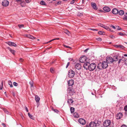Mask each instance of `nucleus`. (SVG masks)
Masks as SVG:
<instances>
[{
    "mask_svg": "<svg viewBox=\"0 0 127 127\" xmlns=\"http://www.w3.org/2000/svg\"><path fill=\"white\" fill-rule=\"evenodd\" d=\"M108 63L106 61H103L102 63H100L97 66L98 68L99 69H101V67L103 69L106 68L108 66Z\"/></svg>",
    "mask_w": 127,
    "mask_h": 127,
    "instance_id": "f257e3e1",
    "label": "nucleus"
},
{
    "mask_svg": "<svg viewBox=\"0 0 127 127\" xmlns=\"http://www.w3.org/2000/svg\"><path fill=\"white\" fill-rule=\"evenodd\" d=\"M96 66V64L94 63L90 64L88 70L90 71H93L95 68Z\"/></svg>",
    "mask_w": 127,
    "mask_h": 127,
    "instance_id": "f03ea898",
    "label": "nucleus"
},
{
    "mask_svg": "<svg viewBox=\"0 0 127 127\" xmlns=\"http://www.w3.org/2000/svg\"><path fill=\"white\" fill-rule=\"evenodd\" d=\"M75 75V72L74 71L72 70H70L69 71L68 73V75L69 77L70 78L73 77Z\"/></svg>",
    "mask_w": 127,
    "mask_h": 127,
    "instance_id": "7ed1b4c3",
    "label": "nucleus"
},
{
    "mask_svg": "<svg viewBox=\"0 0 127 127\" xmlns=\"http://www.w3.org/2000/svg\"><path fill=\"white\" fill-rule=\"evenodd\" d=\"M67 90L68 93H69L70 95H73L75 93L73 91V89L71 87H69L68 88Z\"/></svg>",
    "mask_w": 127,
    "mask_h": 127,
    "instance_id": "20e7f679",
    "label": "nucleus"
},
{
    "mask_svg": "<svg viewBox=\"0 0 127 127\" xmlns=\"http://www.w3.org/2000/svg\"><path fill=\"white\" fill-rule=\"evenodd\" d=\"M111 123V122L110 120H107L103 123V125L105 127H108L110 124Z\"/></svg>",
    "mask_w": 127,
    "mask_h": 127,
    "instance_id": "39448f33",
    "label": "nucleus"
},
{
    "mask_svg": "<svg viewBox=\"0 0 127 127\" xmlns=\"http://www.w3.org/2000/svg\"><path fill=\"white\" fill-rule=\"evenodd\" d=\"M90 65V63L88 62H86L85 63L84 65V67L87 70L89 69V67Z\"/></svg>",
    "mask_w": 127,
    "mask_h": 127,
    "instance_id": "423d86ee",
    "label": "nucleus"
},
{
    "mask_svg": "<svg viewBox=\"0 0 127 127\" xmlns=\"http://www.w3.org/2000/svg\"><path fill=\"white\" fill-rule=\"evenodd\" d=\"M9 2L7 0H5L3 1L2 3V5L4 6H7L9 4Z\"/></svg>",
    "mask_w": 127,
    "mask_h": 127,
    "instance_id": "0eeeda50",
    "label": "nucleus"
},
{
    "mask_svg": "<svg viewBox=\"0 0 127 127\" xmlns=\"http://www.w3.org/2000/svg\"><path fill=\"white\" fill-rule=\"evenodd\" d=\"M75 68L78 70L82 68V66L80 64L77 63L75 65Z\"/></svg>",
    "mask_w": 127,
    "mask_h": 127,
    "instance_id": "6e6552de",
    "label": "nucleus"
},
{
    "mask_svg": "<svg viewBox=\"0 0 127 127\" xmlns=\"http://www.w3.org/2000/svg\"><path fill=\"white\" fill-rule=\"evenodd\" d=\"M78 122L81 124L82 125H84L86 123L85 120L82 118H80L79 119Z\"/></svg>",
    "mask_w": 127,
    "mask_h": 127,
    "instance_id": "1a4fd4ad",
    "label": "nucleus"
},
{
    "mask_svg": "<svg viewBox=\"0 0 127 127\" xmlns=\"http://www.w3.org/2000/svg\"><path fill=\"white\" fill-rule=\"evenodd\" d=\"M106 62L108 63H112L113 62V59L111 57H109L107 58Z\"/></svg>",
    "mask_w": 127,
    "mask_h": 127,
    "instance_id": "9d476101",
    "label": "nucleus"
},
{
    "mask_svg": "<svg viewBox=\"0 0 127 127\" xmlns=\"http://www.w3.org/2000/svg\"><path fill=\"white\" fill-rule=\"evenodd\" d=\"M119 54H117L116 55L114 56L113 57V60L114 61H117L118 60V57L119 56Z\"/></svg>",
    "mask_w": 127,
    "mask_h": 127,
    "instance_id": "9b49d317",
    "label": "nucleus"
},
{
    "mask_svg": "<svg viewBox=\"0 0 127 127\" xmlns=\"http://www.w3.org/2000/svg\"><path fill=\"white\" fill-rule=\"evenodd\" d=\"M91 5L93 9L94 10H96L98 9V8L97 7L96 4L94 2H92L91 3Z\"/></svg>",
    "mask_w": 127,
    "mask_h": 127,
    "instance_id": "f8f14e48",
    "label": "nucleus"
},
{
    "mask_svg": "<svg viewBox=\"0 0 127 127\" xmlns=\"http://www.w3.org/2000/svg\"><path fill=\"white\" fill-rule=\"evenodd\" d=\"M7 43L9 46H16V44L14 42H7Z\"/></svg>",
    "mask_w": 127,
    "mask_h": 127,
    "instance_id": "ddd939ff",
    "label": "nucleus"
},
{
    "mask_svg": "<svg viewBox=\"0 0 127 127\" xmlns=\"http://www.w3.org/2000/svg\"><path fill=\"white\" fill-rule=\"evenodd\" d=\"M86 58L85 57H81L80 59V62L82 63H84L86 62Z\"/></svg>",
    "mask_w": 127,
    "mask_h": 127,
    "instance_id": "4468645a",
    "label": "nucleus"
},
{
    "mask_svg": "<svg viewBox=\"0 0 127 127\" xmlns=\"http://www.w3.org/2000/svg\"><path fill=\"white\" fill-rule=\"evenodd\" d=\"M74 82L73 80H70L68 81V84L69 86H72L74 84Z\"/></svg>",
    "mask_w": 127,
    "mask_h": 127,
    "instance_id": "2eb2a0df",
    "label": "nucleus"
},
{
    "mask_svg": "<svg viewBox=\"0 0 127 127\" xmlns=\"http://www.w3.org/2000/svg\"><path fill=\"white\" fill-rule=\"evenodd\" d=\"M122 114L121 113H119L117 115L116 118L118 119H120L122 117Z\"/></svg>",
    "mask_w": 127,
    "mask_h": 127,
    "instance_id": "dca6fc26",
    "label": "nucleus"
},
{
    "mask_svg": "<svg viewBox=\"0 0 127 127\" xmlns=\"http://www.w3.org/2000/svg\"><path fill=\"white\" fill-rule=\"evenodd\" d=\"M20 4L22 7H24L26 6V3L24 0H22L20 3Z\"/></svg>",
    "mask_w": 127,
    "mask_h": 127,
    "instance_id": "f3484780",
    "label": "nucleus"
},
{
    "mask_svg": "<svg viewBox=\"0 0 127 127\" xmlns=\"http://www.w3.org/2000/svg\"><path fill=\"white\" fill-rule=\"evenodd\" d=\"M25 36L31 39H34L35 38V37H34V36L29 34L25 35Z\"/></svg>",
    "mask_w": 127,
    "mask_h": 127,
    "instance_id": "a211bd4d",
    "label": "nucleus"
},
{
    "mask_svg": "<svg viewBox=\"0 0 127 127\" xmlns=\"http://www.w3.org/2000/svg\"><path fill=\"white\" fill-rule=\"evenodd\" d=\"M96 125L95 122H92L90 123V127H96Z\"/></svg>",
    "mask_w": 127,
    "mask_h": 127,
    "instance_id": "6ab92c4d",
    "label": "nucleus"
},
{
    "mask_svg": "<svg viewBox=\"0 0 127 127\" xmlns=\"http://www.w3.org/2000/svg\"><path fill=\"white\" fill-rule=\"evenodd\" d=\"M118 9L116 8L113 9L112 11L113 13L114 14H116L118 13Z\"/></svg>",
    "mask_w": 127,
    "mask_h": 127,
    "instance_id": "aec40b11",
    "label": "nucleus"
},
{
    "mask_svg": "<svg viewBox=\"0 0 127 127\" xmlns=\"http://www.w3.org/2000/svg\"><path fill=\"white\" fill-rule=\"evenodd\" d=\"M103 10L106 12H109L110 11V8L108 7H105L103 8Z\"/></svg>",
    "mask_w": 127,
    "mask_h": 127,
    "instance_id": "412c9836",
    "label": "nucleus"
},
{
    "mask_svg": "<svg viewBox=\"0 0 127 127\" xmlns=\"http://www.w3.org/2000/svg\"><path fill=\"white\" fill-rule=\"evenodd\" d=\"M95 122V123L96 127L99 126L101 124V122L98 121H96Z\"/></svg>",
    "mask_w": 127,
    "mask_h": 127,
    "instance_id": "4be33fe9",
    "label": "nucleus"
},
{
    "mask_svg": "<svg viewBox=\"0 0 127 127\" xmlns=\"http://www.w3.org/2000/svg\"><path fill=\"white\" fill-rule=\"evenodd\" d=\"M73 116L75 118H78L79 117V114L76 112H75L74 113Z\"/></svg>",
    "mask_w": 127,
    "mask_h": 127,
    "instance_id": "5701e85b",
    "label": "nucleus"
},
{
    "mask_svg": "<svg viewBox=\"0 0 127 127\" xmlns=\"http://www.w3.org/2000/svg\"><path fill=\"white\" fill-rule=\"evenodd\" d=\"M40 99L38 95H36L35 96V100L37 103L39 101Z\"/></svg>",
    "mask_w": 127,
    "mask_h": 127,
    "instance_id": "b1692460",
    "label": "nucleus"
},
{
    "mask_svg": "<svg viewBox=\"0 0 127 127\" xmlns=\"http://www.w3.org/2000/svg\"><path fill=\"white\" fill-rule=\"evenodd\" d=\"M118 14L120 15H123L124 13V12L123 10H120L118 12Z\"/></svg>",
    "mask_w": 127,
    "mask_h": 127,
    "instance_id": "393cba45",
    "label": "nucleus"
},
{
    "mask_svg": "<svg viewBox=\"0 0 127 127\" xmlns=\"http://www.w3.org/2000/svg\"><path fill=\"white\" fill-rule=\"evenodd\" d=\"M67 102L69 104L72 103L73 102L72 100L71 99H68L67 100Z\"/></svg>",
    "mask_w": 127,
    "mask_h": 127,
    "instance_id": "a878e982",
    "label": "nucleus"
},
{
    "mask_svg": "<svg viewBox=\"0 0 127 127\" xmlns=\"http://www.w3.org/2000/svg\"><path fill=\"white\" fill-rule=\"evenodd\" d=\"M124 16L123 19V20L124 21H127V13H126V14H125Z\"/></svg>",
    "mask_w": 127,
    "mask_h": 127,
    "instance_id": "bb28decb",
    "label": "nucleus"
},
{
    "mask_svg": "<svg viewBox=\"0 0 127 127\" xmlns=\"http://www.w3.org/2000/svg\"><path fill=\"white\" fill-rule=\"evenodd\" d=\"M9 50L14 55L15 54V51L12 49L10 48H9Z\"/></svg>",
    "mask_w": 127,
    "mask_h": 127,
    "instance_id": "cd10ccee",
    "label": "nucleus"
},
{
    "mask_svg": "<svg viewBox=\"0 0 127 127\" xmlns=\"http://www.w3.org/2000/svg\"><path fill=\"white\" fill-rule=\"evenodd\" d=\"M8 84L10 85V87H13V86L12 84V83L10 81H8Z\"/></svg>",
    "mask_w": 127,
    "mask_h": 127,
    "instance_id": "c85d7f7f",
    "label": "nucleus"
},
{
    "mask_svg": "<svg viewBox=\"0 0 127 127\" xmlns=\"http://www.w3.org/2000/svg\"><path fill=\"white\" fill-rule=\"evenodd\" d=\"M3 110L4 111V112L8 114H10V113L5 108H3Z\"/></svg>",
    "mask_w": 127,
    "mask_h": 127,
    "instance_id": "c756f323",
    "label": "nucleus"
},
{
    "mask_svg": "<svg viewBox=\"0 0 127 127\" xmlns=\"http://www.w3.org/2000/svg\"><path fill=\"white\" fill-rule=\"evenodd\" d=\"M70 110L71 113H73L74 111V108L73 107H71L70 108Z\"/></svg>",
    "mask_w": 127,
    "mask_h": 127,
    "instance_id": "7c9ffc66",
    "label": "nucleus"
},
{
    "mask_svg": "<svg viewBox=\"0 0 127 127\" xmlns=\"http://www.w3.org/2000/svg\"><path fill=\"white\" fill-rule=\"evenodd\" d=\"M29 83L30 84L31 86V87H33V82L32 81H30L29 82Z\"/></svg>",
    "mask_w": 127,
    "mask_h": 127,
    "instance_id": "2f4dec72",
    "label": "nucleus"
},
{
    "mask_svg": "<svg viewBox=\"0 0 127 127\" xmlns=\"http://www.w3.org/2000/svg\"><path fill=\"white\" fill-rule=\"evenodd\" d=\"M3 82L2 81L1 82V84L0 85V90H2L3 88Z\"/></svg>",
    "mask_w": 127,
    "mask_h": 127,
    "instance_id": "473e14b6",
    "label": "nucleus"
},
{
    "mask_svg": "<svg viewBox=\"0 0 127 127\" xmlns=\"http://www.w3.org/2000/svg\"><path fill=\"white\" fill-rule=\"evenodd\" d=\"M64 33L68 35H70V32L67 30H65V31Z\"/></svg>",
    "mask_w": 127,
    "mask_h": 127,
    "instance_id": "72a5a7b5",
    "label": "nucleus"
},
{
    "mask_svg": "<svg viewBox=\"0 0 127 127\" xmlns=\"http://www.w3.org/2000/svg\"><path fill=\"white\" fill-rule=\"evenodd\" d=\"M124 62L125 64L127 66V59L125 58Z\"/></svg>",
    "mask_w": 127,
    "mask_h": 127,
    "instance_id": "f704fd0d",
    "label": "nucleus"
},
{
    "mask_svg": "<svg viewBox=\"0 0 127 127\" xmlns=\"http://www.w3.org/2000/svg\"><path fill=\"white\" fill-rule=\"evenodd\" d=\"M103 28L106 30L107 31L110 30V29L108 27L106 26H105L104 25V27Z\"/></svg>",
    "mask_w": 127,
    "mask_h": 127,
    "instance_id": "c9c22d12",
    "label": "nucleus"
},
{
    "mask_svg": "<svg viewBox=\"0 0 127 127\" xmlns=\"http://www.w3.org/2000/svg\"><path fill=\"white\" fill-rule=\"evenodd\" d=\"M18 26L20 29H21L22 28H23L24 27V25L23 24H19L18 25Z\"/></svg>",
    "mask_w": 127,
    "mask_h": 127,
    "instance_id": "e433bc0d",
    "label": "nucleus"
},
{
    "mask_svg": "<svg viewBox=\"0 0 127 127\" xmlns=\"http://www.w3.org/2000/svg\"><path fill=\"white\" fill-rule=\"evenodd\" d=\"M40 4L43 5H45L46 4L45 1H44L42 0L40 2Z\"/></svg>",
    "mask_w": 127,
    "mask_h": 127,
    "instance_id": "4c0bfd02",
    "label": "nucleus"
},
{
    "mask_svg": "<svg viewBox=\"0 0 127 127\" xmlns=\"http://www.w3.org/2000/svg\"><path fill=\"white\" fill-rule=\"evenodd\" d=\"M28 114L29 117L31 119H32L33 118V116L32 115L30 114L29 113H28Z\"/></svg>",
    "mask_w": 127,
    "mask_h": 127,
    "instance_id": "58836bf2",
    "label": "nucleus"
},
{
    "mask_svg": "<svg viewBox=\"0 0 127 127\" xmlns=\"http://www.w3.org/2000/svg\"><path fill=\"white\" fill-rule=\"evenodd\" d=\"M59 39V38H55V39H52V40H50V41H49L47 43H49V42H50L52 41H53L54 40H58Z\"/></svg>",
    "mask_w": 127,
    "mask_h": 127,
    "instance_id": "ea45409f",
    "label": "nucleus"
},
{
    "mask_svg": "<svg viewBox=\"0 0 127 127\" xmlns=\"http://www.w3.org/2000/svg\"><path fill=\"white\" fill-rule=\"evenodd\" d=\"M118 33L119 35L122 36H124L125 35V34H124L121 32H119Z\"/></svg>",
    "mask_w": 127,
    "mask_h": 127,
    "instance_id": "a19ab883",
    "label": "nucleus"
},
{
    "mask_svg": "<svg viewBox=\"0 0 127 127\" xmlns=\"http://www.w3.org/2000/svg\"><path fill=\"white\" fill-rule=\"evenodd\" d=\"M98 25L99 26L103 28L104 27V25L100 23Z\"/></svg>",
    "mask_w": 127,
    "mask_h": 127,
    "instance_id": "79ce46f5",
    "label": "nucleus"
},
{
    "mask_svg": "<svg viewBox=\"0 0 127 127\" xmlns=\"http://www.w3.org/2000/svg\"><path fill=\"white\" fill-rule=\"evenodd\" d=\"M103 32L102 31H99L98 32V33L99 34H102Z\"/></svg>",
    "mask_w": 127,
    "mask_h": 127,
    "instance_id": "37998d69",
    "label": "nucleus"
},
{
    "mask_svg": "<svg viewBox=\"0 0 127 127\" xmlns=\"http://www.w3.org/2000/svg\"><path fill=\"white\" fill-rule=\"evenodd\" d=\"M13 85L15 86H17L18 85V84L15 82H13Z\"/></svg>",
    "mask_w": 127,
    "mask_h": 127,
    "instance_id": "c03bdc74",
    "label": "nucleus"
},
{
    "mask_svg": "<svg viewBox=\"0 0 127 127\" xmlns=\"http://www.w3.org/2000/svg\"><path fill=\"white\" fill-rule=\"evenodd\" d=\"M50 71L52 73H54V70L53 68H50Z\"/></svg>",
    "mask_w": 127,
    "mask_h": 127,
    "instance_id": "a18cd8bd",
    "label": "nucleus"
},
{
    "mask_svg": "<svg viewBox=\"0 0 127 127\" xmlns=\"http://www.w3.org/2000/svg\"><path fill=\"white\" fill-rule=\"evenodd\" d=\"M52 109L54 111V112L57 113H58L59 112V111L57 109Z\"/></svg>",
    "mask_w": 127,
    "mask_h": 127,
    "instance_id": "49530a36",
    "label": "nucleus"
},
{
    "mask_svg": "<svg viewBox=\"0 0 127 127\" xmlns=\"http://www.w3.org/2000/svg\"><path fill=\"white\" fill-rule=\"evenodd\" d=\"M75 1V0H72L70 2V4H73L74 3V2Z\"/></svg>",
    "mask_w": 127,
    "mask_h": 127,
    "instance_id": "de8ad7c7",
    "label": "nucleus"
},
{
    "mask_svg": "<svg viewBox=\"0 0 127 127\" xmlns=\"http://www.w3.org/2000/svg\"><path fill=\"white\" fill-rule=\"evenodd\" d=\"M31 0H25L26 2V3H29Z\"/></svg>",
    "mask_w": 127,
    "mask_h": 127,
    "instance_id": "09e8293b",
    "label": "nucleus"
},
{
    "mask_svg": "<svg viewBox=\"0 0 127 127\" xmlns=\"http://www.w3.org/2000/svg\"><path fill=\"white\" fill-rule=\"evenodd\" d=\"M64 46L66 48H71V47H70L69 46H66L65 45H64Z\"/></svg>",
    "mask_w": 127,
    "mask_h": 127,
    "instance_id": "8fccbe9b",
    "label": "nucleus"
},
{
    "mask_svg": "<svg viewBox=\"0 0 127 127\" xmlns=\"http://www.w3.org/2000/svg\"><path fill=\"white\" fill-rule=\"evenodd\" d=\"M19 60L20 62H22L24 61V60L22 58H20Z\"/></svg>",
    "mask_w": 127,
    "mask_h": 127,
    "instance_id": "3c124183",
    "label": "nucleus"
},
{
    "mask_svg": "<svg viewBox=\"0 0 127 127\" xmlns=\"http://www.w3.org/2000/svg\"><path fill=\"white\" fill-rule=\"evenodd\" d=\"M22 0H15V1L17 2L18 3H19V2H20Z\"/></svg>",
    "mask_w": 127,
    "mask_h": 127,
    "instance_id": "603ef678",
    "label": "nucleus"
},
{
    "mask_svg": "<svg viewBox=\"0 0 127 127\" xmlns=\"http://www.w3.org/2000/svg\"><path fill=\"white\" fill-rule=\"evenodd\" d=\"M110 37L112 39H113L115 38V37L113 35H110Z\"/></svg>",
    "mask_w": 127,
    "mask_h": 127,
    "instance_id": "864d4df0",
    "label": "nucleus"
},
{
    "mask_svg": "<svg viewBox=\"0 0 127 127\" xmlns=\"http://www.w3.org/2000/svg\"><path fill=\"white\" fill-rule=\"evenodd\" d=\"M121 61H123V60H122V59H119V60L118 61V64H120V63H121Z\"/></svg>",
    "mask_w": 127,
    "mask_h": 127,
    "instance_id": "5fc2aeb1",
    "label": "nucleus"
},
{
    "mask_svg": "<svg viewBox=\"0 0 127 127\" xmlns=\"http://www.w3.org/2000/svg\"><path fill=\"white\" fill-rule=\"evenodd\" d=\"M119 48H122V49H124V48L125 47L123 46L120 45Z\"/></svg>",
    "mask_w": 127,
    "mask_h": 127,
    "instance_id": "6e6d98bb",
    "label": "nucleus"
},
{
    "mask_svg": "<svg viewBox=\"0 0 127 127\" xmlns=\"http://www.w3.org/2000/svg\"><path fill=\"white\" fill-rule=\"evenodd\" d=\"M69 64H70V63L69 62H68L67 63V65L66 66V68H67L68 66L69 65Z\"/></svg>",
    "mask_w": 127,
    "mask_h": 127,
    "instance_id": "4d7b16f0",
    "label": "nucleus"
},
{
    "mask_svg": "<svg viewBox=\"0 0 127 127\" xmlns=\"http://www.w3.org/2000/svg\"><path fill=\"white\" fill-rule=\"evenodd\" d=\"M124 109L125 111H127V105L125 107Z\"/></svg>",
    "mask_w": 127,
    "mask_h": 127,
    "instance_id": "13d9d810",
    "label": "nucleus"
},
{
    "mask_svg": "<svg viewBox=\"0 0 127 127\" xmlns=\"http://www.w3.org/2000/svg\"><path fill=\"white\" fill-rule=\"evenodd\" d=\"M97 40L99 41H101L102 40V39L100 38H98L97 39Z\"/></svg>",
    "mask_w": 127,
    "mask_h": 127,
    "instance_id": "bf43d9fd",
    "label": "nucleus"
},
{
    "mask_svg": "<svg viewBox=\"0 0 127 127\" xmlns=\"http://www.w3.org/2000/svg\"><path fill=\"white\" fill-rule=\"evenodd\" d=\"M25 110L27 112H28V108H27V107L26 106H25Z\"/></svg>",
    "mask_w": 127,
    "mask_h": 127,
    "instance_id": "052dcab7",
    "label": "nucleus"
},
{
    "mask_svg": "<svg viewBox=\"0 0 127 127\" xmlns=\"http://www.w3.org/2000/svg\"><path fill=\"white\" fill-rule=\"evenodd\" d=\"M89 29L91 30H93V31H98V30H96V29H92L90 28V29Z\"/></svg>",
    "mask_w": 127,
    "mask_h": 127,
    "instance_id": "680f3d73",
    "label": "nucleus"
},
{
    "mask_svg": "<svg viewBox=\"0 0 127 127\" xmlns=\"http://www.w3.org/2000/svg\"><path fill=\"white\" fill-rule=\"evenodd\" d=\"M116 28H117V30H121V29L119 26H116Z\"/></svg>",
    "mask_w": 127,
    "mask_h": 127,
    "instance_id": "e2e57ef3",
    "label": "nucleus"
},
{
    "mask_svg": "<svg viewBox=\"0 0 127 127\" xmlns=\"http://www.w3.org/2000/svg\"><path fill=\"white\" fill-rule=\"evenodd\" d=\"M110 26L112 27L114 29H116V27L115 26L112 25H111V26Z\"/></svg>",
    "mask_w": 127,
    "mask_h": 127,
    "instance_id": "0e129e2a",
    "label": "nucleus"
},
{
    "mask_svg": "<svg viewBox=\"0 0 127 127\" xmlns=\"http://www.w3.org/2000/svg\"><path fill=\"white\" fill-rule=\"evenodd\" d=\"M12 94L13 96H15V93L14 92H12Z\"/></svg>",
    "mask_w": 127,
    "mask_h": 127,
    "instance_id": "69168bd1",
    "label": "nucleus"
},
{
    "mask_svg": "<svg viewBox=\"0 0 127 127\" xmlns=\"http://www.w3.org/2000/svg\"><path fill=\"white\" fill-rule=\"evenodd\" d=\"M120 45H115V47L117 48H119Z\"/></svg>",
    "mask_w": 127,
    "mask_h": 127,
    "instance_id": "338daca9",
    "label": "nucleus"
},
{
    "mask_svg": "<svg viewBox=\"0 0 127 127\" xmlns=\"http://www.w3.org/2000/svg\"><path fill=\"white\" fill-rule=\"evenodd\" d=\"M121 127H127V126L125 125H122Z\"/></svg>",
    "mask_w": 127,
    "mask_h": 127,
    "instance_id": "774afa93",
    "label": "nucleus"
}]
</instances>
